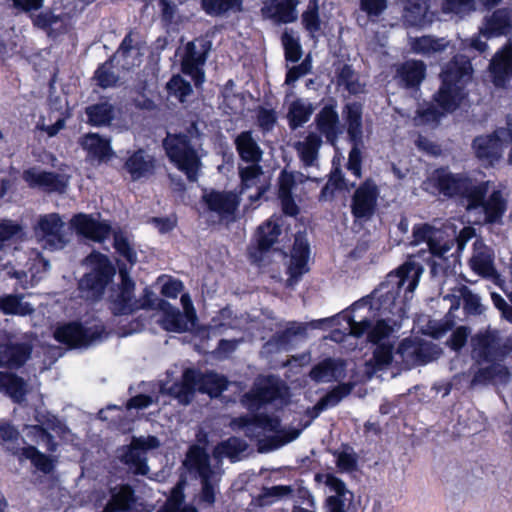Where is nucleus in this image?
<instances>
[{
	"mask_svg": "<svg viewBox=\"0 0 512 512\" xmlns=\"http://www.w3.org/2000/svg\"><path fill=\"white\" fill-rule=\"evenodd\" d=\"M423 270L419 263L406 261L389 273L370 295L356 301L346 316L349 335L366 336L368 342L391 336L406 314L404 301L412 297Z\"/></svg>",
	"mask_w": 512,
	"mask_h": 512,
	"instance_id": "obj_1",
	"label": "nucleus"
},
{
	"mask_svg": "<svg viewBox=\"0 0 512 512\" xmlns=\"http://www.w3.org/2000/svg\"><path fill=\"white\" fill-rule=\"evenodd\" d=\"M472 72L469 57L456 55L443 69L442 85L435 95V101L443 112L430 105L417 111L416 122L418 124L438 123L444 112L454 111L465 96L464 88L471 80Z\"/></svg>",
	"mask_w": 512,
	"mask_h": 512,
	"instance_id": "obj_2",
	"label": "nucleus"
},
{
	"mask_svg": "<svg viewBox=\"0 0 512 512\" xmlns=\"http://www.w3.org/2000/svg\"><path fill=\"white\" fill-rule=\"evenodd\" d=\"M204 134L197 122H192L180 133H167L163 147L169 160L186 175L190 182H196L202 169V146Z\"/></svg>",
	"mask_w": 512,
	"mask_h": 512,
	"instance_id": "obj_3",
	"label": "nucleus"
},
{
	"mask_svg": "<svg viewBox=\"0 0 512 512\" xmlns=\"http://www.w3.org/2000/svg\"><path fill=\"white\" fill-rule=\"evenodd\" d=\"M225 377L214 373H201L195 369H186L180 382L173 383L170 387L163 386L162 392L176 398L183 405L189 404L196 391L206 393L211 397H217L227 388Z\"/></svg>",
	"mask_w": 512,
	"mask_h": 512,
	"instance_id": "obj_4",
	"label": "nucleus"
},
{
	"mask_svg": "<svg viewBox=\"0 0 512 512\" xmlns=\"http://www.w3.org/2000/svg\"><path fill=\"white\" fill-rule=\"evenodd\" d=\"M119 277L120 283L109 296L113 314L126 315L139 309H158V302L164 301L159 299L148 287L144 289L142 297L135 298L133 294L135 283L130 278L125 265H119Z\"/></svg>",
	"mask_w": 512,
	"mask_h": 512,
	"instance_id": "obj_5",
	"label": "nucleus"
},
{
	"mask_svg": "<svg viewBox=\"0 0 512 512\" xmlns=\"http://www.w3.org/2000/svg\"><path fill=\"white\" fill-rule=\"evenodd\" d=\"M489 182L476 185L466 204L469 221L476 225L496 224L502 221L507 210V201L500 190H494L485 199Z\"/></svg>",
	"mask_w": 512,
	"mask_h": 512,
	"instance_id": "obj_6",
	"label": "nucleus"
},
{
	"mask_svg": "<svg viewBox=\"0 0 512 512\" xmlns=\"http://www.w3.org/2000/svg\"><path fill=\"white\" fill-rule=\"evenodd\" d=\"M230 427L233 430H242L246 437L260 440L269 432H275L276 436L272 441L275 442L272 449L279 448L295 439L301 433L298 429L279 430L280 421L276 417L256 414L253 416L245 415L231 420Z\"/></svg>",
	"mask_w": 512,
	"mask_h": 512,
	"instance_id": "obj_7",
	"label": "nucleus"
},
{
	"mask_svg": "<svg viewBox=\"0 0 512 512\" xmlns=\"http://www.w3.org/2000/svg\"><path fill=\"white\" fill-rule=\"evenodd\" d=\"M85 264L91 270L79 280V294L85 300L97 301L101 299L108 283L115 275V269L107 256L98 252L89 254L85 258Z\"/></svg>",
	"mask_w": 512,
	"mask_h": 512,
	"instance_id": "obj_8",
	"label": "nucleus"
},
{
	"mask_svg": "<svg viewBox=\"0 0 512 512\" xmlns=\"http://www.w3.org/2000/svg\"><path fill=\"white\" fill-rule=\"evenodd\" d=\"M342 116L346 127V132L352 148L348 155L347 169L356 177H361L362 156L361 147H363V106L359 102H349L345 104L342 110Z\"/></svg>",
	"mask_w": 512,
	"mask_h": 512,
	"instance_id": "obj_9",
	"label": "nucleus"
},
{
	"mask_svg": "<svg viewBox=\"0 0 512 512\" xmlns=\"http://www.w3.org/2000/svg\"><path fill=\"white\" fill-rule=\"evenodd\" d=\"M184 464L201 481L200 501L208 505L214 504L221 475L211 467L209 455L204 449L193 446L189 449Z\"/></svg>",
	"mask_w": 512,
	"mask_h": 512,
	"instance_id": "obj_10",
	"label": "nucleus"
},
{
	"mask_svg": "<svg viewBox=\"0 0 512 512\" xmlns=\"http://www.w3.org/2000/svg\"><path fill=\"white\" fill-rule=\"evenodd\" d=\"M476 183L463 174H454L447 169L435 170L422 184L423 189L433 195L453 197L460 195L468 202Z\"/></svg>",
	"mask_w": 512,
	"mask_h": 512,
	"instance_id": "obj_11",
	"label": "nucleus"
},
{
	"mask_svg": "<svg viewBox=\"0 0 512 512\" xmlns=\"http://www.w3.org/2000/svg\"><path fill=\"white\" fill-rule=\"evenodd\" d=\"M472 356L478 361H498L512 351V340L503 338L496 330L479 332L471 338Z\"/></svg>",
	"mask_w": 512,
	"mask_h": 512,
	"instance_id": "obj_12",
	"label": "nucleus"
},
{
	"mask_svg": "<svg viewBox=\"0 0 512 512\" xmlns=\"http://www.w3.org/2000/svg\"><path fill=\"white\" fill-rule=\"evenodd\" d=\"M160 442L155 436L133 437L129 445L119 450V458L128 469L137 475H146L149 472L147 464V451L156 449Z\"/></svg>",
	"mask_w": 512,
	"mask_h": 512,
	"instance_id": "obj_13",
	"label": "nucleus"
},
{
	"mask_svg": "<svg viewBox=\"0 0 512 512\" xmlns=\"http://www.w3.org/2000/svg\"><path fill=\"white\" fill-rule=\"evenodd\" d=\"M283 383L272 376L259 378L252 389L241 398L242 405L251 412L260 410L264 405L284 397Z\"/></svg>",
	"mask_w": 512,
	"mask_h": 512,
	"instance_id": "obj_14",
	"label": "nucleus"
},
{
	"mask_svg": "<svg viewBox=\"0 0 512 512\" xmlns=\"http://www.w3.org/2000/svg\"><path fill=\"white\" fill-rule=\"evenodd\" d=\"M35 234L40 237L43 247L51 251L61 250L69 242L65 223L57 213L40 216L35 226Z\"/></svg>",
	"mask_w": 512,
	"mask_h": 512,
	"instance_id": "obj_15",
	"label": "nucleus"
},
{
	"mask_svg": "<svg viewBox=\"0 0 512 512\" xmlns=\"http://www.w3.org/2000/svg\"><path fill=\"white\" fill-rule=\"evenodd\" d=\"M209 49L210 42L204 39L188 42L185 46L181 60L182 72L191 77L196 87L204 82L205 75L202 66L206 62Z\"/></svg>",
	"mask_w": 512,
	"mask_h": 512,
	"instance_id": "obj_16",
	"label": "nucleus"
},
{
	"mask_svg": "<svg viewBox=\"0 0 512 512\" xmlns=\"http://www.w3.org/2000/svg\"><path fill=\"white\" fill-rule=\"evenodd\" d=\"M202 201L208 212L213 213L219 220L234 219L240 204V196L233 191L205 190Z\"/></svg>",
	"mask_w": 512,
	"mask_h": 512,
	"instance_id": "obj_17",
	"label": "nucleus"
},
{
	"mask_svg": "<svg viewBox=\"0 0 512 512\" xmlns=\"http://www.w3.org/2000/svg\"><path fill=\"white\" fill-rule=\"evenodd\" d=\"M380 191L372 179H366L356 188L351 202L352 215L359 220H368L375 213Z\"/></svg>",
	"mask_w": 512,
	"mask_h": 512,
	"instance_id": "obj_18",
	"label": "nucleus"
},
{
	"mask_svg": "<svg viewBox=\"0 0 512 512\" xmlns=\"http://www.w3.org/2000/svg\"><path fill=\"white\" fill-rule=\"evenodd\" d=\"M437 354V347L434 344L411 339H404L395 353L406 368L426 364L435 359Z\"/></svg>",
	"mask_w": 512,
	"mask_h": 512,
	"instance_id": "obj_19",
	"label": "nucleus"
},
{
	"mask_svg": "<svg viewBox=\"0 0 512 512\" xmlns=\"http://www.w3.org/2000/svg\"><path fill=\"white\" fill-rule=\"evenodd\" d=\"M282 225V217L273 215L258 227L256 233L257 249L250 251V257L253 262L259 264L262 262V254L269 251L278 241L282 232Z\"/></svg>",
	"mask_w": 512,
	"mask_h": 512,
	"instance_id": "obj_20",
	"label": "nucleus"
},
{
	"mask_svg": "<svg viewBox=\"0 0 512 512\" xmlns=\"http://www.w3.org/2000/svg\"><path fill=\"white\" fill-rule=\"evenodd\" d=\"M23 179L30 187L59 193L66 190L69 182V178L64 174L43 171L35 167L24 171Z\"/></svg>",
	"mask_w": 512,
	"mask_h": 512,
	"instance_id": "obj_21",
	"label": "nucleus"
},
{
	"mask_svg": "<svg viewBox=\"0 0 512 512\" xmlns=\"http://www.w3.org/2000/svg\"><path fill=\"white\" fill-rule=\"evenodd\" d=\"M309 252V243L305 235L301 233L296 234L288 266V286L295 285L302 275L308 272Z\"/></svg>",
	"mask_w": 512,
	"mask_h": 512,
	"instance_id": "obj_22",
	"label": "nucleus"
},
{
	"mask_svg": "<svg viewBox=\"0 0 512 512\" xmlns=\"http://www.w3.org/2000/svg\"><path fill=\"white\" fill-rule=\"evenodd\" d=\"M317 130L326 141L335 145L342 133L340 128V119L335 101L325 104L316 114L314 119Z\"/></svg>",
	"mask_w": 512,
	"mask_h": 512,
	"instance_id": "obj_23",
	"label": "nucleus"
},
{
	"mask_svg": "<svg viewBox=\"0 0 512 512\" xmlns=\"http://www.w3.org/2000/svg\"><path fill=\"white\" fill-rule=\"evenodd\" d=\"M299 4L300 0H266L263 2L261 14L275 24L293 23L298 19Z\"/></svg>",
	"mask_w": 512,
	"mask_h": 512,
	"instance_id": "obj_24",
	"label": "nucleus"
},
{
	"mask_svg": "<svg viewBox=\"0 0 512 512\" xmlns=\"http://www.w3.org/2000/svg\"><path fill=\"white\" fill-rule=\"evenodd\" d=\"M76 232L94 242H102L109 237L111 227L106 222L98 221L92 215L77 214L71 219Z\"/></svg>",
	"mask_w": 512,
	"mask_h": 512,
	"instance_id": "obj_25",
	"label": "nucleus"
},
{
	"mask_svg": "<svg viewBox=\"0 0 512 512\" xmlns=\"http://www.w3.org/2000/svg\"><path fill=\"white\" fill-rule=\"evenodd\" d=\"M308 324L295 321L288 322L285 330L274 334L263 346L268 353L288 351L293 347V338L305 336Z\"/></svg>",
	"mask_w": 512,
	"mask_h": 512,
	"instance_id": "obj_26",
	"label": "nucleus"
},
{
	"mask_svg": "<svg viewBox=\"0 0 512 512\" xmlns=\"http://www.w3.org/2000/svg\"><path fill=\"white\" fill-rule=\"evenodd\" d=\"M346 376L344 361L326 358L319 362L309 372V377L316 383L336 382Z\"/></svg>",
	"mask_w": 512,
	"mask_h": 512,
	"instance_id": "obj_27",
	"label": "nucleus"
},
{
	"mask_svg": "<svg viewBox=\"0 0 512 512\" xmlns=\"http://www.w3.org/2000/svg\"><path fill=\"white\" fill-rule=\"evenodd\" d=\"M234 146L240 159L246 163H260L263 151L259 139L251 130L241 131L234 138Z\"/></svg>",
	"mask_w": 512,
	"mask_h": 512,
	"instance_id": "obj_28",
	"label": "nucleus"
},
{
	"mask_svg": "<svg viewBox=\"0 0 512 512\" xmlns=\"http://www.w3.org/2000/svg\"><path fill=\"white\" fill-rule=\"evenodd\" d=\"M37 420L40 424L31 426L29 428L30 433L37 437L38 443H44L48 451L55 452L57 449V443L49 433V430L58 435H64L68 430L67 427L53 415L47 416L45 421L41 419Z\"/></svg>",
	"mask_w": 512,
	"mask_h": 512,
	"instance_id": "obj_29",
	"label": "nucleus"
},
{
	"mask_svg": "<svg viewBox=\"0 0 512 512\" xmlns=\"http://www.w3.org/2000/svg\"><path fill=\"white\" fill-rule=\"evenodd\" d=\"M495 86L504 87L512 77V42L508 43L491 59L489 64Z\"/></svg>",
	"mask_w": 512,
	"mask_h": 512,
	"instance_id": "obj_30",
	"label": "nucleus"
},
{
	"mask_svg": "<svg viewBox=\"0 0 512 512\" xmlns=\"http://www.w3.org/2000/svg\"><path fill=\"white\" fill-rule=\"evenodd\" d=\"M470 266L473 271L484 277L494 276V253L482 239H476L473 243V255L470 259Z\"/></svg>",
	"mask_w": 512,
	"mask_h": 512,
	"instance_id": "obj_31",
	"label": "nucleus"
},
{
	"mask_svg": "<svg viewBox=\"0 0 512 512\" xmlns=\"http://www.w3.org/2000/svg\"><path fill=\"white\" fill-rule=\"evenodd\" d=\"M133 181L147 178L154 173L155 159L145 150L139 149L131 154L124 165Z\"/></svg>",
	"mask_w": 512,
	"mask_h": 512,
	"instance_id": "obj_32",
	"label": "nucleus"
},
{
	"mask_svg": "<svg viewBox=\"0 0 512 512\" xmlns=\"http://www.w3.org/2000/svg\"><path fill=\"white\" fill-rule=\"evenodd\" d=\"M512 31V9L502 8L486 18L480 33L487 37L507 35Z\"/></svg>",
	"mask_w": 512,
	"mask_h": 512,
	"instance_id": "obj_33",
	"label": "nucleus"
},
{
	"mask_svg": "<svg viewBox=\"0 0 512 512\" xmlns=\"http://www.w3.org/2000/svg\"><path fill=\"white\" fill-rule=\"evenodd\" d=\"M142 53L135 43L132 33H128L122 40L118 50L111 57L123 70H130L141 63Z\"/></svg>",
	"mask_w": 512,
	"mask_h": 512,
	"instance_id": "obj_34",
	"label": "nucleus"
},
{
	"mask_svg": "<svg viewBox=\"0 0 512 512\" xmlns=\"http://www.w3.org/2000/svg\"><path fill=\"white\" fill-rule=\"evenodd\" d=\"M441 232L429 224H420L416 225L413 228V240L411 244L418 245L420 243L425 242L434 256L442 257L444 256L449 247L445 245H439L437 243L438 238L440 237Z\"/></svg>",
	"mask_w": 512,
	"mask_h": 512,
	"instance_id": "obj_35",
	"label": "nucleus"
},
{
	"mask_svg": "<svg viewBox=\"0 0 512 512\" xmlns=\"http://www.w3.org/2000/svg\"><path fill=\"white\" fill-rule=\"evenodd\" d=\"M55 339L71 347H87L92 342L88 331L79 323H69L58 327Z\"/></svg>",
	"mask_w": 512,
	"mask_h": 512,
	"instance_id": "obj_36",
	"label": "nucleus"
},
{
	"mask_svg": "<svg viewBox=\"0 0 512 512\" xmlns=\"http://www.w3.org/2000/svg\"><path fill=\"white\" fill-rule=\"evenodd\" d=\"M158 310L162 313L158 323L163 329L177 333L187 330L188 323L186 317L178 308L171 306L167 301H160L158 302Z\"/></svg>",
	"mask_w": 512,
	"mask_h": 512,
	"instance_id": "obj_37",
	"label": "nucleus"
},
{
	"mask_svg": "<svg viewBox=\"0 0 512 512\" xmlns=\"http://www.w3.org/2000/svg\"><path fill=\"white\" fill-rule=\"evenodd\" d=\"M315 106L308 99L297 98L288 106L287 121L291 130L303 127L311 118Z\"/></svg>",
	"mask_w": 512,
	"mask_h": 512,
	"instance_id": "obj_38",
	"label": "nucleus"
},
{
	"mask_svg": "<svg viewBox=\"0 0 512 512\" xmlns=\"http://www.w3.org/2000/svg\"><path fill=\"white\" fill-rule=\"evenodd\" d=\"M31 349L27 344L0 345V367L18 368L30 357Z\"/></svg>",
	"mask_w": 512,
	"mask_h": 512,
	"instance_id": "obj_39",
	"label": "nucleus"
},
{
	"mask_svg": "<svg viewBox=\"0 0 512 512\" xmlns=\"http://www.w3.org/2000/svg\"><path fill=\"white\" fill-rule=\"evenodd\" d=\"M390 336L378 341L372 342L377 347L373 352V357L367 362V373L369 377L377 371L386 369L393 359V344L389 340Z\"/></svg>",
	"mask_w": 512,
	"mask_h": 512,
	"instance_id": "obj_40",
	"label": "nucleus"
},
{
	"mask_svg": "<svg viewBox=\"0 0 512 512\" xmlns=\"http://www.w3.org/2000/svg\"><path fill=\"white\" fill-rule=\"evenodd\" d=\"M321 145V136L315 132H310L304 140L295 143L294 147L305 167L316 165Z\"/></svg>",
	"mask_w": 512,
	"mask_h": 512,
	"instance_id": "obj_41",
	"label": "nucleus"
},
{
	"mask_svg": "<svg viewBox=\"0 0 512 512\" xmlns=\"http://www.w3.org/2000/svg\"><path fill=\"white\" fill-rule=\"evenodd\" d=\"M7 450L17 455L20 461L29 459L43 473H50L54 468L51 458L38 451L34 446L18 448L11 444L7 446Z\"/></svg>",
	"mask_w": 512,
	"mask_h": 512,
	"instance_id": "obj_42",
	"label": "nucleus"
},
{
	"mask_svg": "<svg viewBox=\"0 0 512 512\" xmlns=\"http://www.w3.org/2000/svg\"><path fill=\"white\" fill-rule=\"evenodd\" d=\"M511 378V372L509 369L499 363L495 362L491 365L479 369L472 380L473 384H486L492 382L494 384H506Z\"/></svg>",
	"mask_w": 512,
	"mask_h": 512,
	"instance_id": "obj_43",
	"label": "nucleus"
},
{
	"mask_svg": "<svg viewBox=\"0 0 512 512\" xmlns=\"http://www.w3.org/2000/svg\"><path fill=\"white\" fill-rule=\"evenodd\" d=\"M262 175L263 170L259 163H251L248 166L239 167V176L241 179L242 191L250 188L257 189V193L249 197L252 202L258 200L265 192L264 187L262 185H259L260 178L262 177Z\"/></svg>",
	"mask_w": 512,
	"mask_h": 512,
	"instance_id": "obj_44",
	"label": "nucleus"
},
{
	"mask_svg": "<svg viewBox=\"0 0 512 512\" xmlns=\"http://www.w3.org/2000/svg\"><path fill=\"white\" fill-rule=\"evenodd\" d=\"M453 298L455 301L452 302L450 310L458 309L460 306V300H463V307L466 313L472 315H478L482 313V305L480 297L474 294L467 286H461L454 291V294L445 296L444 299Z\"/></svg>",
	"mask_w": 512,
	"mask_h": 512,
	"instance_id": "obj_45",
	"label": "nucleus"
},
{
	"mask_svg": "<svg viewBox=\"0 0 512 512\" xmlns=\"http://www.w3.org/2000/svg\"><path fill=\"white\" fill-rule=\"evenodd\" d=\"M301 24L311 39H318L322 31L319 0H309L301 15Z\"/></svg>",
	"mask_w": 512,
	"mask_h": 512,
	"instance_id": "obj_46",
	"label": "nucleus"
},
{
	"mask_svg": "<svg viewBox=\"0 0 512 512\" xmlns=\"http://www.w3.org/2000/svg\"><path fill=\"white\" fill-rule=\"evenodd\" d=\"M337 85L344 87L350 94L357 95L365 91V84L360 81L358 73L350 64H343L336 69Z\"/></svg>",
	"mask_w": 512,
	"mask_h": 512,
	"instance_id": "obj_47",
	"label": "nucleus"
},
{
	"mask_svg": "<svg viewBox=\"0 0 512 512\" xmlns=\"http://www.w3.org/2000/svg\"><path fill=\"white\" fill-rule=\"evenodd\" d=\"M426 67L421 61H406L397 69V75L406 87L418 86L425 77Z\"/></svg>",
	"mask_w": 512,
	"mask_h": 512,
	"instance_id": "obj_48",
	"label": "nucleus"
},
{
	"mask_svg": "<svg viewBox=\"0 0 512 512\" xmlns=\"http://www.w3.org/2000/svg\"><path fill=\"white\" fill-rule=\"evenodd\" d=\"M248 444L238 437H230L220 442L213 450L216 459L229 458L232 462L239 460V455L246 451Z\"/></svg>",
	"mask_w": 512,
	"mask_h": 512,
	"instance_id": "obj_49",
	"label": "nucleus"
},
{
	"mask_svg": "<svg viewBox=\"0 0 512 512\" xmlns=\"http://www.w3.org/2000/svg\"><path fill=\"white\" fill-rule=\"evenodd\" d=\"M88 123L93 126L109 125L115 117V108L109 102H100L86 107Z\"/></svg>",
	"mask_w": 512,
	"mask_h": 512,
	"instance_id": "obj_50",
	"label": "nucleus"
},
{
	"mask_svg": "<svg viewBox=\"0 0 512 512\" xmlns=\"http://www.w3.org/2000/svg\"><path fill=\"white\" fill-rule=\"evenodd\" d=\"M23 295L8 294L0 297V310L5 315L27 316L34 312L33 306L23 301Z\"/></svg>",
	"mask_w": 512,
	"mask_h": 512,
	"instance_id": "obj_51",
	"label": "nucleus"
},
{
	"mask_svg": "<svg viewBox=\"0 0 512 512\" xmlns=\"http://www.w3.org/2000/svg\"><path fill=\"white\" fill-rule=\"evenodd\" d=\"M83 149L99 160L106 159L111 155L110 141L97 133H89L81 140Z\"/></svg>",
	"mask_w": 512,
	"mask_h": 512,
	"instance_id": "obj_52",
	"label": "nucleus"
},
{
	"mask_svg": "<svg viewBox=\"0 0 512 512\" xmlns=\"http://www.w3.org/2000/svg\"><path fill=\"white\" fill-rule=\"evenodd\" d=\"M0 386L5 389L13 401L20 403L25 399L26 383L22 378L14 374L0 373Z\"/></svg>",
	"mask_w": 512,
	"mask_h": 512,
	"instance_id": "obj_53",
	"label": "nucleus"
},
{
	"mask_svg": "<svg viewBox=\"0 0 512 512\" xmlns=\"http://www.w3.org/2000/svg\"><path fill=\"white\" fill-rule=\"evenodd\" d=\"M242 0H203L202 6L209 15H224L242 11Z\"/></svg>",
	"mask_w": 512,
	"mask_h": 512,
	"instance_id": "obj_54",
	"label": "nucleus"
},
{
	"mask_svg": "<svg viewBox=\"0 0 512 512\" xmlns=\"http://www.w3.org/2000/svg\"><path fill=\"white\" fill-rule=\"evenodd\" d=\"M355 186L354 183L349 184L344 178L341 170L336 169L330 176L328 182L322 188L320 200H331L337 190L350 191Z\"/></svg>",
	"mask_w": 512,
	"mask_h": 512,
	"instance_id": "obj_55",
	"label": "nucleus"
},
{
	"mask_svg": "<svg viewBox=\"0 0 512 512\" xmlns=\"http://www.w3.org/2000/svg\"><path fill=\"white\" fill-rule=\"evenodd\" d=\"M186 482L180 480L172 489L170 497L167 499L164 507L157 512H198L193 507H183L184 502V487Z\"/></svg>",
	"mask_w": 512,
	"mask_h": 512,
	"instance_id": "obj_56",
	"label": "nucleus"
},
{
	"mask_svg": "<svg viewBox=\"0 0 512 512\" xmlns=\"http://www.w3.org/2000/svg\"><path fill=\"white\" fill-rule=\"evenodd\" d=\"M448 42L444 38H434L432 36H422L416 38L412 43V48L416 53L430 56L434 53L445 50Z\"/></svg>",
	"mask_w": 512,
	"mask_h": 512,
	"instance_id": "obj_57",
	"label": "nucleus"
},
{
	"mask_svg": "<svg viewBox=\"0 0 512 512\" xmlns=\"http://www.w3.org/2000/svg\"><path fill=\"white\" fill-rule=\"evenodd\" d=\"M113 63L114 60L110 58L95 71L94 79L101 88L114 87L119 81L120 77L115 72Z\"/></svg>",
	"mask_w": 512,
	"mask_h": 512,
	"instance_id": "obj_58",
	"label": "nucleus"
},
{
	"mask_svg": "<svg viewBox=\"0 0 512 512\" xmlns=\"http://www.w3.org/2000/svg\"><path fill=\"white\" fill-rule=\"evenodd\" d=\"M353 389L351 383H342L334 387L319 400L320 409H328L338 405L343 398L348 396Z\"/></svg>",
	"mask_w": 512,
	"mask_h": 512,
	"instance_id": "obj_59",
	"label": "nucleus"
},
{
	"mask_svg": "<svg viewBox=\"0 0 512 512\" xmlns=\"http://www.w3.org/2000/svg\"><path fill=\"white\" fill-rule=\"evenodd\" d=\"M281 42L285 51V59L290 62H297L302 56V49L294 32L285 30L281 36Z\"/></svg>",
	"mask_w": 512,
	"mask_h": 512,
	"instance_id": "obj_60",
	"label": "nucleus"
},
{
	"mask_svg": "<svg viewBox=\"0 0 512 512\" xmlns=\"http://www.w3.org/2000/svg\"><path fill=\"white\" fill-rule=\"evenodd\" d=\"M475 10V0H444L442 12L463 17Z\"/></svg>",
	"mask_w": 512,
	"mask_h": 512,
	"instance_id": "obj_61",
	"label": "nucleus"
},
{
	"mask_svg": "<svg viewBox=\"0 0 512 512\" xmlns=\"http://www.w3.org/2000/svg\"><path fill=\"white\" fill-rule=\"evenodd\" d=\"M167 89L170 94L177 97L181 102H184L192 93L190 82L183 79L180 75H175L169 80Z\"/></svg>",
	"mask_w": 512,
	"mask_h": 512,
	"instance_id": "obj_62",
	"label": "nucleus"
},
{
	"mask_svg": "<svg viewBox=\"0 0 512 512\" xmlns=\"http://www.w3.org/2000/svg\"><path fill=\"white\" fill-rule=\"evenodd\" d=\"M114 247L131 265L137 262V254L122 232H116L114 234Z\"/></svg>",
	"mask_w": 512,
	"mask_h": 512,
	"instance_id": "obj_63",
	"label": "nucleus"
},
{
	"mask_svg": "<svg viewBox=\"0 0 512 512\" xmlns=\"http://www.w3.org/2000/svg\"><path fill=\"white\" fill-rule=\"evenodd\" d=\"M23 235V228L18 223L11 220H3L0 222V249L4 246L6 241L14 238H21Z\"/></svg>",
	"mask_w": 512,
	"mask_h": 512,
	"instance_id": "obj_64",
	"label": "nucleus"
}]
</instances>
